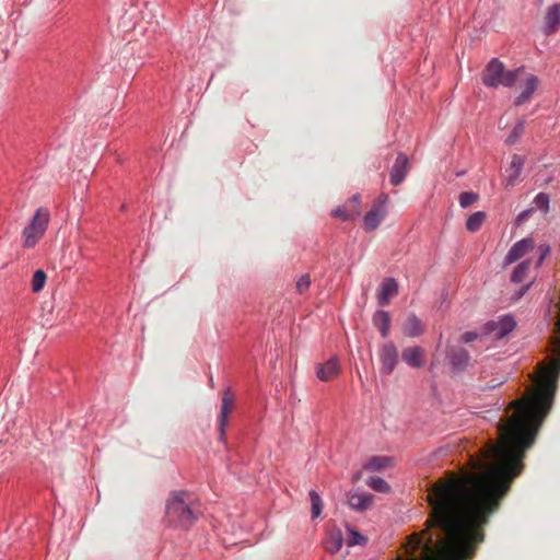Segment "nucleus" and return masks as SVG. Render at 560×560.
Segmentation results:
<instances>
[{
    "label": "nucleus",
    "instance_id": "obj_1",
    "mask_svg": "<svg viewBox=\"0 0 560 560\" xmlns=\"http://www.w3.org/2000/svg\"><path fill=\"white\" fill-rule=\"evenodd\" d=\"M200 515V505L196 498L184 490L170 493L165 504V521L176 528L189 529Z\"/></svg>",
    "mask_w": 560,
    "mask_h": 560
},
{
    "label": "nucleus",
    "instance_id": "obj_2",
    "mask_svg": "<svg viewBox=\"0 0 560 560\" xmlns=\"http://www.w3.org/2000/svg\"><path fill=\"white\" fill-rule=\"evenodd\" d=\"M522 70L523 68L506 70L502 61L498 58H492L486 66L482 83L487 88L492 89H497L500 85L512 88Z\"/></svg>",
    "mask_w": 560,
    "mask_h": 560
},
{
    "label": "nucleus",
    "instance_id": "obj_3",
    "mask_svg": "<svg viewBox=\"0 0 560 560\" xmlns=\"http://www.w3.org/2000/svg\"><path fill=\"white\" fill-rule=\"evenodd\" d=\"M50 221V213L46 208H38L30 223L23 229V246L34 247L44 236Z\"/></svg>",
    "mask_w": 560,
    "mask_h": 560
},
{
    "label": "nucleus",
    "instance_id": "obj_4",
    "mask_svg": "<svg viewBox=\"0 0 560 560\" xmlns=\"http://www.w3.org/2000/svg\"><path fill=\"white\" fill-rule=\"evenodd\" d=\"M516 327V322L511 314L500 316L497 320H488L481 328L485 336H494L495 339H503Z\"/></svg>",
    "mask_w": 560,
    "mask_h": 560
},
{
    "label": "nucleus",
    "instance_id": "obj_5",
    "mask_svg": "<svg viewBox=\"0 0 560 560\" xmlns=\"http://www.w3.org/2000/svg\"><path fill=\"white\" fill-rule=\"evenodd\" d=\"M380 371L383 375H390L396 369L399 355L393 341H387L378 350Z\"/></svg>",
    "mask_w": 560,
    "mask_h": 560
},
{
    "label": "nucleus",
    "instance_id": "obj_6",
    "mask_svg": "<svg viewBox=\"0 0 560 560\" xmlns=\"http://www.w3.org/2000/svg\"><path fill=\"white\" fill-rule=\"evenodd\" d=\"M233 406V397L230 393V389L226 388L222 396V402L220 407V412L218 416V432L219 440L224 442L226 435V428L229 423V415Z\"/></svg>",
    "mask_w": 560,
    "mask_h": 560
},
{
    "label": "nucleus",
    "instance_id": "obj_7",
    "mask_svg": "<svg viewBox=\"0 0 560 560\" xmlns=\"http://www.w3.org/2000/svg\"><path fill=\"white\" fill-rule=\"evenodd\" d=\"M378 200L381 202L377 205H374L370 209V211L366 212V214L363 218L364 228L368 231L376 230L378 228V225L381 224L382 220L386 215L385 203H386L387 197L382 196Z\"/></svg>",
    "mask_w": 560,
    "mask_h": 560
},
{
    "label": "nucleus",
    "instance_id": "obj_8",
    "mask_svg": "<svg viewBox=\"0 0 560 560\" xmlns=\"http://www.w3.org/2000/svg\"><path fill=\"white\" fill-rule=\"evenodd\" d=\"M408 168H409L408 156L404 153H398V155L392 166V170L389 172V183L393 186L400 185L407 176Z\"/></svg>",
    "mask_w": 560,
    "mask_h": 560
},
{
    "label": "nucleus",
    "instance_id": "obj_9",
    "mask_svg": "<svg viewBox=\"0 0 560 560\" xmlns=\"http://www.w3.org/2000/svg\"><path fill=\"white\" fill-rule=\"evenodd\" d=\"M340 373L339 359L335 355L316 366V376L322 382H329Z\"/></svg>",
    "mask_w": 560,
    "mask_h": 560
},
{
    "label": "nucleus",
    "instance_id": "obj_10",
    "mask_svg": "<svg viewBox=\"0 0 560 560\" xmlns=\"http://www.w3.org/2000/svg\"><path fill=\"white\" fill-rule=\"evenodd\" d=\"M534 247V241L532 237H525L512 245L504 257V266L511 265L512 262L522 258L528 250Z\"/></svg>",
    "mask_w": 560,
    "mask_h": 560
},
{
    "label": "nucleus",
    "instance_id": "obj_11",
    "mask_svg": "<svg viewBox=\"0 0 560 560\" xmlns=\"http://www.w3.org/2000/svg\"><path fill=\"white\" fill-rule=\"evenodd\" d=\"M560 28V4L553 3L550 5L545 15L542 32L545 35L550 36L558 32Z\"/></svg>",
    "mask_w": 560,
    "mask_h": 560
},
{
    "label": "nucleus",
    "instance_id": "obj_12",
    "mask_svg": "<svg viewBox=\"0 0 560 560\" xmlns=\"http://www.w3.org/2000/svg\"><path fill=\"white\" fill-rule=\"evenodd\" d=\"M398 293V283L394 278H386L380 285L377 303L381 306L387 305L390 298Z\"/></svg>",
    "mask_w": 560,
    "mask_h": 560
},
{
    "label": "nucleus",
    "instance_id": "obj_13",
    "mask_svg": "<svg viewBox=\"0 0 560 560\" xmlns=\"http://www.w3.org/2000/svg\"><path fill=\"white\" fill-rule=\"evenodd\" d=\"M538 86V78L534 74H528L523 83V90L520 95L514 100L516 106H521L526 103L533 94L536 92Z\"/></svg>",
    "mask_w": 560,
    "mask_h": 560
},
{
    "label": "nucleus",
    "instance_id": "obj_14",
    "mask_svg": "<svg viewBox=\"0 0 560 560\" xmlns=\"http://www.w3.org/2000/svg\"><path fill=\"white\" fill-rule=\"evenodd\" d=\"M525 164V159L518 154L512 156L509 167L505 170V186H513L522 173Z\"/></svg>",
    "mask_w": 560,
    "mask_h": 560
},
{
    "label": "nucleus",
    "instance_id": "obj_15",
    "mask_svg": "<svg viewBox=\"0 0 560 560\" xmlns=\"http://www.w3.org/2000/svg\"><path fill=\"white\" fill-rule=\"evenodd\" d=\"M401 358L408 366L413 369H420L424 364L423 350L418 346L404 349Z\"/></svg>",
    "mask_w": 560,
    "mask_h": 560
},
{
    "label": "nucleus",
    "instance_id": "obj_16",
    "mask_svg": "<svg viewBox=\"0 0 560 560\" xmlns=\"http://www.w3.org/2000/svg\"><path fill=\"white\" fill-rule=\"evenodd\" d=\"M450 364L454 371H464L470 361V355L465 348H456L450 352Z\"/></svg>",
    "mask_w": 560,
    "mask_h": 560
},
{
    "label": "nucleus",
    "instance_id": "obj_17",
    "mask_svg": "<svg viewBox=\"0 0 560 560\" xmlns=\"http://www.w3.org/2000/svg\"><path fill=\"white\" fill-rule=\"evenodd\" d=\"M373 325L378 329L383 338H387L390 330V316L387 311L378 310L372 318Z\"/></svg>",
    "mask_w": 560,
    "mask_h": 560
},
{
    "label": "nucleus",
    "instance_id": "obj_18",
    "mask_svg": "<svg viewBox=\"0 0 560 560\" xmlns=\"http://www.w3.org/2000/svg\"><path fill=\"white\" fill-rule=\"evenodd\" d=\"M373 495L366 492H354L348 497V503L355 511H365L372 504Z\"/></svg>",
    "mask_w": 560,
    "mask_h": 560
},
{
    "label": "nucleus",
    "instance_id": "obj_19",
    "mask_svg": "<svg viewBox=\"0 0 560 560\" xmlns=\"http://www.w3.org/2000/svg\"><path fill=\"white\" fill-rule=\"evenodd\" d=\"M422 332V322L415 314L409 315L404 326V334L408 337H418Z\"/></svg>",
    "mask_w": 560,
    "mask_h": 560
},
{
    "label": "nucleus",
    "instance_id": "obj_20",
    "mask_svg": "<svg viewBox=\"0 0 560 560\" xmlns=\"http://www.w3.org/2000/svg\"><path fill=\"white\" fill-rule=\"evenodd\" d=\"M390 458L387 456H372L364 465L365 470L378 471L388 466Z\"/></svg>",
    "mask_w": 560,
    "mask_h": 560
},
{
    "label": "nucleus",
    "instance_id": "obj_21",
    "mask_svg": "<svg viewBox=\"0 0 560 560\" xmlns=\"http://www.w3.org/2000/svg\"><path fill=\"white\" fill-rule=\"evenodd\" d=\"M529 266H530V260L529 259L521 261L513 269V271L511 273V281L514 282V283H521L525 279V277H526V275L528 272Z\"/></svg>",
    "mask_w": 560,
    "mask_h": 560
},
{
    "label": "nucleus",
    "instance_id": "obj_22",
    "mask_svg": "<svg viewBox=\"0 0 560 560\" xmlns=\"http://www.w3.org/2000/svg\"><path fill=\"white\" fill-rule=\"evenodd\" d=\"M486 219V213L483 211H476L472 214H470L466 221V229L469 232H477L483 221Z\"/></svg>",
    "mask_w": 560,
    "mask_h": 560
},
{
    "label": "nucleus",
    "instance_id": "obj_23",
    "mask_svg": "<svg viewBox=\"0 0 560 560\" xmlns=\"http://www.w3.org/2000/svg\"><path fill=\"white\" fill-rule=\"evenodd\" d=\"M331 214L335 218H339L343 221L354 220L359 215V209L353 208L348 210L345 206H339L332 210Z\"/></svg>",
    "mask_w": 560,
    "mask_h": 560
},
{
    "label": "nucleus",
    "instance_id": "obj_24",
    "mask_svg": "<svg viewBox=\"0 0 560 560\" xmlns=\"http://www.w3.org/2000/svg\"><path fill=\"white\" fill-rule=\"evenodd\" d=\"M366 485L376 492L387 493L390 490L389 485L378 476L370 477Z\"/></svg>",
    "mask_w": 560,
    "mask_h": 560
},
{
    "label": "nucleus",
    "instance_id": "obj_25",
    "mask_svg": "<svg viewBox=\"0 0 560 560\" xmlns=\"http://www.w3.org/2000/svg\"><path fill=\"white\" fill-rule=\"evenodd\" d=\"M524 130H525L524 120H518L515 124V126L513 127V129L511 130V132L509 133V136L506 137L505 143L508 145L515 144L518 141V139L522 137V135L524 133Z\"/></svg>",
    "mask_w": 560,
    "mask_h": 560
},
{
    "label": "nucleus",
    "instance_id": "obj_26",
    "mask_svg": "<svg viewBox=\"0 0 560 560\" xmlns=\"http://www.w3.org/2000/svg\"><path fill=\"white\" fill-rule=\"evenodd\" d=\"M310 500H311V513L312 518H317L323 510V501L319 494L315 490H311L310 493Z\"/></svg>",
    "mask_w": 560,
    "mask_h": 560
},
{
    "label": "nucleus",
    "instance_id": "obj_27",
    "mask_svg": "<svg viewBox=\"0 0 560 560\" xmlns=\"http://www.w3.org/2000/svg\"><path fill=\"white\" fill-rule=\"evenodd\" d=\"M549 202L550 198L549 195L546 192H538L533 200L535 208L544 213H547L549 211Z\"/></svg>",
    "mask_w": 560,
    "mask_h": 560
},
{
    "label": "nucleus",
    "instance_id": "obj_28",
    "mask_svg": "<svg viewBox=\"0 0 560 560\" xmlns=\"http://www.w3.org/2000/svg\"><path fill=\"white\" fill-rule=\"evenodd\" d=\"M47 276L44 270L37 269L32 279V291L33 292H39L43 290L45 283H46Z\"/></svg>",
    "mask_w": 560,
    "mask_h": 560
},
{
    "label": "nucleus",
    "instance_id": "obj_29",
    "mask_svg": "<svg viewBox=\"0 0 560 560\" xmlns=\"http://www.w3.org/2000/svg\"><path fill=\"white\" fill-rule=\"evenodd\" d=\"M343 545V538L341 533L331 534L328 541H327V550L335 553L338 552Z\"/></svg>",
    "mask_w": 560,
    "mask_h": 560
},
{
    "label": "nucleus",
    "instance_id": "obj_30",
    "mask_svg": "<svg viewBox=\"0 0 560 560\" xmlns=\"http://www.w3.org/2000/svg\"><path fill=\"white\" fill-rule=\"evenodd\" d=\"M366 541H368L366 537L363 536L360 532H358L355 529H349V535L347 538V545L349 547L357 546V545L363 546L366 544Z\"/></svg>",
    "mask_w": 560,
    "mask_h": 560
},
{
    "label": "nucleus",
    "instance_id": "obj_31",
    "mask_svg": "<svg viewBox=\"0 0 560 560\" xmlns=\"http://www.w3.org/2000/svg\"><path fill=\"white\" fill-rule=\"evenodd\" d=\"M478 198H479L478 194H476L474 191H464L458 197L459 206L464 209L468 208L474 202H476L478 200Z\"/></svg>",
    "mask_w": 560,
    "mask_h": 560
},
{
    "label": "nucleus",
    "instance_id": "obj_32",
    "mask_svg": "<svg viewBox=\"0 0 560 560\" xmlns=\"http://www.w3.org/2000/svg\"><path fill=\"white\" fill-rule=\"evenodd\" d=\"M550 246L548 244H540L537 248L538 259L536 261V267L539 268L545 259L550 255Z\"/></svg>",
    "mask_w": 560,
    "mask_h": 560
},
{
    "label": "nucleus",
    "instance_id": "obj_33",
    "mask_svg": "<svg viewBox=\"0 0 560 560\" xmlns=\"http://www.w3.org/2000/svg\"><path fill=\"white\" fill-rule=\"evenodd\" d=\"M310 285H311L310 275H303L302 277H300L298 279L295 288H296L298 293L303 294L310 289Z\"/></svg>",
    "mask_w": 560,
    "mask_h": 560
},
{
    "label": "nucleus",
    "instance_id": "obj_34",
    "mask_svg": "<svg viewBox=\"0 0 560 560\" xmlns=\"http://www.w3.org/2000/svg\"><path fill=\"white\" fill-rule=\"evenodd\" d=\"M479 337L477 331H466L460 336V340L465 343L475 341Z\"/></svg>",
    "mask_w": 560,
    "mask_h": 560
},
{
    "label": "nucleus",
    "instance_id": "obj_35",
    "mask_svg": "<svg viewBox=\"0 0 560 560\" xmlns=\"http://www.w3.org/2000/svg\"><path fill=\"white\" fill-rule=\"evenodd\" d=\"M530 285L532 283L521 287L515 293L516 300L521 299L529 290Z\"/></svg>",
    "mask_w": 560,
    "mask_h": 560
},
{
    "label": "nucleus",
    "instance_id": "obj_36",
    "mask_svg": "<svg viewBox=\"0 0 560 560\" xmlns=\"http://www.w3.org/2000/svg\"><path fill=\"white\" fill-rule=\"evenodd\" d=\"M530 212H532V209H527V210L522 211L521 213H518V215H517V218H516V221H517V222H522V221H524V220L528 217V214H529Z\"/></svg>",
    "mask_w": 560,
    "mask_h": 560
},
{
    "label": "nucleus",
    "instance_id": "obj_37",
    "mask_svg": "<svg viewBox=\"0 0 560 560\" xmlns=\"http://www.w3.org/2000/svg\"><path fill=\"white\" fill-rule=\"evenodd\" d=\"M360 201H361V197L359 194L353 195L350 199V202L353 203V208H357V209H359L358 206H359Z\"/></svg>",
    "mask_w": 560,
    "mask_h": 560
},
{
    "label": "nucleus",
    "instance_id": "obj_38",
    "mask_svg": "<svg viewBox=\"0 0 560 560\" xmlns=\"http://www.w3.org/2000/svg\"><path fill=\"white\" fill-rule=\"evenodd\" d=\"M501 385V382L495 383V385H492V388H495V386Z\"/></svg>",
    "mask_w": 560,
    "mask_h": 560
},
{
    "label": "nucleus",
    "instance_id": "obj_39",
    "mask_svg": "<svg viewBox=\"0 0 560 560\" xmlns=\"http://www.w3.org/2000/svg\"><path fill=\"white\" fill-rule=\"evenodd\" d=\"M501 385V382L495 383V385H492V388H495V386Z\"/></svg>",
    "mask_w": 560,
    "mask_h": 560
},
{
    "label": "nucleus",
    "instance_id": "obj_40",
    "mask_svg": "<svg viewBox=\"0 0 560 560\" xmlns=\"http://www.w3.org/2000/svg\"><path fill=\"white\" fill-rule=\"evenodd\" d=\"M501 385V382L495 383V385H492V388H495V386Z\"/></svg>",
    "mask_w": 560,
    "mask_h": 560
}]
</instances>
